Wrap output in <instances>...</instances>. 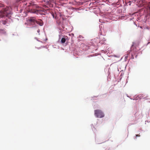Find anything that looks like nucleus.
<instances>
[{
	"label": "nucleus",
	"instance_id": "4",
	"mask_svg": "<svg viewBox=\"0 0 150 150\" xmlns=\"http://www.w3.org/2000/svg\"><path fill=\"white\" fill-rule=\"evenodd\" d=\"M27 22L30 25H34L36 22L35 18L34 17H30L28 19Z\"/></svg>",
	"mask_w": 150,
	"mask_h": 150
},
{
	"label": "nucleus",
	"instance_id": "9",
	"mask_svg": "<svg viewBox=\"0 0 150 150\" xmlns=\"http://www.w3.org/2000/svg\"><path fill=\"white\" fill-rule=\"evenodd\" d=\"M52 16H53V17L54 18V15L53 14L52 15Z\"/></svg>",
	"mask_w": 150,
	"mask_h": 150
},
{
	"label": "nucleus",
	"instance_id": "8",
	"mask_svg": "<svg viewBox=\"0 0 150 150\" xmlns=\"http://www.w3.org/2000/svg\"><path fill=\"white\" fill-rule=\"evenodd\" d=\"M136 137H140V135L139 134H136Z\"/></svg>",
	"mask_w": 150,
	"mask_h": 150
},
{
	"label": "nucleus",
	"instance_id": "5",
	"mask_svg": "<svg viewBox=\"0 0 150 150\" xmlns=\"http://www.w3.org/2000/svg\"><path fill=\"white\" fill-rule=\"evenodd\" d=\"M36 23L40 26L42 25L43 23V22L41 20H39L38 21L36 20Z\"/></svg>",
	"mask_w": 150,
	"mask_h": 150
},
{
	"label": "nucleus",
	"instance_id": "2",
	"mask_svg": "<svg viewBox=\"0 0 150 150\" xmlns=\"http://www.w3.org/2000/svg\"><path fill=\"white\" fill-rule=\"evenodd\" d=\"M29 7V11L33 13H37L38 11L36 8H39V6L34 2L29 3L28 6Z\"/></svg>",
	"mask_w": 150,
	"mask_h": 150
},
{
	"label": "nucleus",
	"instance_id": "1",
	"mask_svg": "<svg viewBox=\"0 0 150 150\" xmlns=\"http://www.w3.org/2000/svg\"><path fill=\"white\" fill-rule=\"evenodd\" d=\"M11 9L10 7H7L0 11V17H9L11 13Z\"/></svg>",
	"mask_w": 150,
	"mask_h": 150
},
{
	"label": "nucleus",
	"instance_id": "3",
	"mask_svg": "<svg viewBox=\"0 0 150 150\" xmlns=\"http://www.w3.org/2000/svg\"><path fill=\"white\" fill-rule=\"evenodd\" d=\"M94 113L95 116L97 117L102 118L104 116V114L100 110H95Z\"/></svg>",
	"mask_w": 150,
	"mask_h": 150
},
{
	"label": "nucleus",
	"instance_id": "6",
	"mask_svg": "<svg viewBox=\"0 0 150 150\" xmlns=\"http://www.w3.org/2000/svg\"><path fill=\"white\" fill-rule=\"evenodd\" d=\"M66 41V39L64 38H62L61 40V42L62 43H64Z\"/></svg>",
	"mask_w": 150,
	"mask_h": 150
},
{
	"label": "nucleus",
	"instance_id": "7",
	"mask_svg": "<svg viewBox=\"0 0 150 150\" xmlns=\"http://www.w3.org/2000/svg\"><path fill=\"white\" fill-rule=\"evenodd\" d=\"M36 30H37V32L38 33H39V32H40V30H39V29H38V28H36Z\"/></svg>",
	"mask_w": 150,
	"mask_h": 150
}]
</instances>
